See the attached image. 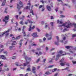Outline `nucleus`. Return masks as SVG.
I'll return each mask as SVG.
<instances>
[{
  "instance_id": "obj_1",
  "label": "nucleus",
  "mask_w": 76,
  "mask_h": 76,
  "mask_svg": "<svg viewBox=\"0 0 76 76\" xmlns=\"http://www.w3.org/2000/svg\"><path fill=\"white\" fill-rule=\"evenodd\" d=\"M57 23H60V24H61V26H65L67 28H70L71 26H72L73 25H74L75 28H76V24L75 23H70L69 20L68 21V22H66L65 23L63 24L62 21H60L59 20H58Z\"/></svg>"
},
{
  "instance_id": "obj_2",
  "label": "nucleus",
  "mask_w": 76,
  "mask_h": 76,
  "mask_svg": "<svg viewBox=\"0 0 76 76\" xmlns=\"http://www.w3.org/2000/svg\"><path fill=\"white\" fill-rule=\"evenodd\" d=\"M9 30H7L4 33H0V37H3V36L4 34H5V37H7L9 35Z\"/></svg>"
},
{
  "instance_id": "obj_3",
  "label": "nucleus",
  "mask_w": 76,
  "mask_h": 76,
  "mask_svg": "<svg viewBox=\"0 0 76 76\" xmlns=\"http://www.w3.org/2000/svg\"><path fill=\"white\" fill-rule=\"evenodd\" d=\"M23 3L20 1L19 2V4H17V8L18 10L20 9L21 7H23Z\"/></svg>"
},
{
  "instance_id": "obj_4",
  "label": "nucleus",
  "mask_w": 76,
  "mask_h": 76,
  "mask_svg": "<svg viewBox=\"0 0 76 76\" xmlns=\"http://www.w3.org/2000/svg\"><path fill=\"white\" fill-rule=\"evenodd\" d=\"M58 53L61 54H62V55H61V56H63L64 55H66V54H70V53H66V52H63V50H62L59 51V52H58Z\"/></svg>"
},
{
  "instance_id": "obj_5",
  "label": "nucleus",
  "mask_w": 76,
  "mask_h": 76,
  "mask_svg": "<svg viewBox=\"0 0 76 76\" xmlns=\"http://www.w3.org/2000/svg\"><path fill=\"white\" fill-rule=\"evenodd\" d=\"M9 18H10L9 15H7L5 17L4 19H3V22H5V24H7V21H5V20H9Z\"/></svg>"
},
{
  "instance_id": "obj_6",
  "label": "nucleus",
  "mask_w": 76,
  "mask_h": 76,
  "mask_svg": "<svg viewBox=\"0 0 76 76\" xmlns=\"http://www.w3.org/2000/svg\"><path fill=\"white\" fill-rule=\"evenodd\" d=\"M23 56H24L25 59L26 61H31V58H28L26 56H25V53H24V54L23 55Z\"/></svg>"
},
{
  "instance_id": "obj_7",
  "label": "nucleus",
  "mask_w": 76,
  "mask_h": 76,
  "mask_svg": "<svg viewBox=\"0 0 76 76\" xmlns=\"http://www.w3.org/2000/svg\"><path fill=\"white\" fill-rule=\"evenodd\" d=\"M53 35V34L52 33L50 34V35L48 34H46L45 36L46 37H49V38H48V40H50L51 39V35Z\"/></svg>"
},
{
  "instance_id": "obj_8",
  "label": "nucleus",
  "mask_w": 76,
  "mask_h": 76,
  "mask_svg": "<svg viewBox=\"0 0 76 76\" xmlns=\"http://www.w3.org/2000/svg\"><path fill=\"white\" fill-rule=\"evenodd\" d=\"M15 64L17 66H22L20 67V69H24V68L23 65H19V63L18 62H16L15 63Z\"/></svg>"
},
{
  "instance_id": "obj_9",
  "label": "nucleus",
  "mask_w": 76,
  "mask_h": 76,
  "mask_svg": "<svg viewBox=\"0 0 76 76\" xmlns=\"http://www.w3.org/2000/svg\"><path fill=\"white\" fill-rule=\"evenodd\" d=\"M61 55L60 54H58L56 55V58L55 59V60L56 61H57V60H58V58L60 57H61Z\"/></svg>"
},
{
  "instance_id": "obj_10",
  "label": "nucleus",
  "mask_w": 76,
  "mask_h": 76,
  "mask_svg": "<svg viewBox=\"0 0 76 76\" xmlns=\"http://www.w3.org/2000/svg\"><path fill=\"white\" fill-rule=\"evenodd\" d=\"M27 4L28 5L25 8V9H29H29H30V7H29L31 6V3H28Z\"/></svg>"
},
{
  "instance_id": "obj_11",
  "label": "nucleus",
  "mask_w": 76,
  "mask_h": 76,
  "mask_svg": "<svg viewBox=\"0 0 76 76\" xmlns=\"http://www.w3.org/2000/svg\"><path fill=\"white\" fill-rule=\"evenodd\" d=\"M35 70H36V68L34 67V66H33L32 68V70L34 73H36V71H35Z\"/></svg>"
},
{
  "instance_id": "obj_12",
  "label": "nucleus",
  "mask_w": 76,
  "mask_h": 76,
  "mask_svg": "<svg viewBox=\"0 0 76 76\" xmlns=\"http://www.w3.org/2000/svg\"><path fill=\"white\" fill-rule=\"evenodd\" d=\"M56 38V39H57L58 42H55V44H56V45H59V44H58V42H59V37H58V36H57Z\"/></svg>"
},
{
  "instance_id": "obj_13",
  "label": "nucleus",
  "mask_w": 76,
  "mask_h": 76,
  "mask_svg": "<svg viewBox=\"0 0 76 76\" xmlns=\"http://www.w3.org/2000/svg\"><path fill=\"white\" fill-rule=\"evenodd\" d=\"M20 37H21V35L18 36V37H17L16 38H15V37H13L12 38V39H19L20 38Z\"/></svg>"
},
{
  "instance_id": "obj_14",
  "label": "nucleus",
  "mask_w": 76,
  "mask_h": 76,
  "mask_svg": "<svg viewBox=\"0 0 76 76\" xmlns=\"http://www.w3.org/2000/svg\"><path fill=\"white\" fill-rule=\"evenodd\" d=\"M46 9H47L48 10V11H51V7L48 5L46 6Z\"/></svg>"
},
{
  "instance_id": "obj_15",
  "label": "nucleus",
  "mask_w": 76,
  "mask_h": 76,
  "mask_svg": "<svg viewBox=\"0 0 76 76\" xmlns=\"http://www.w3.org/2000/svg\"><path fill=\"white\" fill-rule=\"evenodd\" d=\"M29 23H32V21H31V20H29V19H28L27 20L26 22H25V23L26 25H27V24H28V23H29Z\"/></svg>"
},
{
  "instance_id": "obj_16",
  "label": "nucleus",
  "mask_w": 76,
  "mask_h": 76,
  "mask_svg": "<svg viewBox=\"0 0 76 76\" xmlns=\"http://www.w3.org/2000/svg\"><path fill=\"white\" fill-rule=\"evenodd\" d=\"M32 35H33L34 37H38V35H37V32L33 33L32 34Z\"/></svg>"
},
{
  "instance_id": "obj_17",
  "label": "nucleus",
  "mask_w": 76,
  "mask_h": 76,
  "mask_svg": "<svg viewBox=\"0 0 76 76\" xmlns=\"http://www.w3.org/2000/svg\"><path fill=\"white\" fill-rule=\"evenodd\" d=\"M60 64L61 66H64L66 64V62H61L60 63Z\"/></svg>"
},
{
  "instance_id": "obj_18",
  "label": "nucleus",
  "mask_w": 76,
  "mask_h": 76,
  "mask_svg": "<svg viewBox=\"0 0 76 76\" xmlns=\"http://www.w3.org/2000/svg\"><path fill=\"white\" fill-rule=\"evenodd\" d=\"M0 58H2V59H3V60H5V59H6L5 56L3 55L0 56Z\"/></svg>"
},
{
  "instance_id": "obj_19",
  "label": "nucleus",
  "mask_w": 76,
  "mask_h": 76,
  "mask_svg": "<svg viewBox=\"0 0 76 76\" xmlns=\"http://www.w3.org/2000/svg\"><path fill=\"white\" fill-rule=\"evenodd\" d=\"M25 26H23V29H22V31H23L22 33L23 34H26L25 31H24V30H25Z\"/></svg>"
},
{
  "instance_id": "obj_20",
  "label": "nucleus",
  "mask_w": 76,
  "mask_h": 76,
  "mask_svg": "<svg viewBox=\"0 0 76 76\" xmlns=\"http://www.w3.org/2000/svg\"><path fill=\"white\" fill-rule=\"evenodd\" d=\"M17 44V43L16 41H13L12 45H16Z\"/></svg>"
},
{
  "instance_id": "obj_21",
  "label": "nucleus",
  "mask_w": 76,
  "mask_h": 76,
  "mask_svg": "<svg viewBox=\"0 0 76 76\" xmlns=\"http://www.w3.org/2000/svg\"><path fill=\"white\" fill-rule=\"evenodd\" d=\"M29 64V62H26V63H24L23 65L24 66H27V65H28V64Z\"/></svg>"
},
{
  "instance_id": "obj_22",
  "label": "nucleus",
  "mask_w": 76,
  "mask_h": 76,
  "mask_svg": "<svg viewBox=\"0 0 76 76\" xmlns=\"http://www.w3.org/2000/svg\"><path fill=\"white\" fill-rule=\"evenodd\" d=\"M45 74H46V75H51V73H50L48 71H47L45 73Z\"/></svg>"
},
{
  "instance_id": "obj_23",
  "label": "nucleus",
  "mask_w": 76,
  "mask_h": 76,
  "mask_svg": "<svg viewBox=\"0 0 76 76\" xmlns=\"http://www.w3.org/2000/svg\"><path fill=\"white\" fill-rule=\"evenodd\" d=\"M32 27H31V26L30 25L29 28H28L29 31H31V30H32Z\"/></svg>"
},
{
  "instance_id": "obj_24",
  "label": "nucleus",
  "mask_w": 76,
  "mask_h": 76,
  "mask_svg": "<svg viewBox=\"0 0 76 76\" xmlns=\"http://www.w3.org/2000/svg\"><path fill=\"white\" fill-rule=\"evenodd\" d=\"M53 58H55V56L53 57V58L51 59V60L49 61V62L50 63H51L52 62V61L53 60Z\"/></svg>"
},
{
  "instance_id": "obj_25",
  "label": "nucleus",
  "mask_w": 76,
  "mask_h": 76,
  "mask_svg": "<svg viewBox=\"0 0 76 76\" xmlns=\"http://www.w3.org/2000/svg\"><path fill=\"white\" fill-rule=\"evenodd\" d=\"M19 48H21V47H22V43H19Z\"/></svg>"
},
{
  "instance_id": "obj_26",
  "label": "nucleus",
  "mask_w": 76,
  "mask_h": 76,
  "mask_svg": "<svg viewBox=\"0 0 76 76\" xmlns=\"http://www.w3.org/2000/svg\"><path fill=\"white\" fill-rule=\"evenodd\" d=\"M25 16L23 15L22 16V17H20V19H25Z\"/></svg>"
},
{
  "instance_id": "obj_27",
  "label": "nucleus",
  "mask_w": 76,
  "mask_h": 76,
  "mask_svg": "<svg viewBox=\"0 0 76 76\" xmlns=\"http://www.w3.org/2000/svg\"><path fill=\"white\" fill-rule=\"evenodd\" d=\"M57 70V68H55L52 71V72H55V71L56 70Z\"/></svg>"
},
{
  "instance_id": "obj_28",
  "label": "nucleus",
  "mask_w": 76,
  "mask_h": 76,
  "mask_svg": "<svg viewBox=\"0 0 76 76\" xmlns=\"http://www.w3.org/2000/svg\"><path fill=\"white\" fill-rule=\"evenodd\" d=\"M31 68H30V67H29L27 68L26 69V71H27L28 72H29V71H31Z\"/></svg>"
},
{
  "instance_id": "obj_29",
  "label": "nucleus",
  "mask_w": 76,
  "mask_h": 76,
  "mask_svg": "<svg viewBox=\"0 0 76 76\" xmlns=\"http://www.w3.org/2000/svg\"><path fill=\"white\" fill-rule=\"evenodd\" d=\"M64 58H63L60 61V62L63 63L64 62Z\"/></svg>"
},
{
  "instance_id": "obj_30",
  "label": "nucleus",
  "mask_w": 76,
  "mask_h": 76,
  "mask_svg": "<svg viewBox=\"0 0 76 76\" xmlns=\"http://www.w3.org/2000/svg\"><path fill=\"white\" fill-rule=\"evenodd\" d=\"M70 47L71 48H72V46H66L65 47V48H67V49H69L70 48Z\"/></svg>"
},
{
  "instance_id": "obj_31",
  "label": "nucleus",
  "mask_w": 76,
  "mask_h": 76,
  "mask_svg": "<svg viewBox=\"0 0 76 76\" xmlns=\"http://www.w3.org/2000/svg\"><path fill=\"white\" fill-rule=\"evenodd\" d=\"M31 45L33 47H35V46H37V44H34V43L32 44Z\"/></svg>"
},
{
  "instance_id": "obj_32",
  "label": "nucleus",
  "mask_w": 76,
  "mask_h": 76,
  "mask_svg": "<svg viewBox=\"0 0 76 76\" xmlns=\"http://www.w3.org/2000/svg\"><path fill=\"white\" fill-rule=\"evenodd\" d=\"M5 3H6L5 2H3L2 3L1 5L2 6H4V5H5Z\"/></svg>"
},
{
  "instance_id": "obj_33",
  "label": "nucleus",
  "mask_w": 76,
  "mask_h": 76,
  "mask_svg": "<svg viewBox=\"0 0 76 76\" xmlns=\"http://www.w3.org/2000/svg\"><path fill=\"white\" fill-rule=\"evenodd\" d=\"M13 46H11L9 47L10 50H12Z\"/></svg>"
},
{
  "instance_id": "obj_34",
  "label": "nucleus",
  "mask_w": 76,
  "mask_h": 76,
  "mask_svg": "<svg viewBox=\"0 0 76 76\" xmlns=\"http://www.w3.org/2000/svg\"><path fill=\"white\" fill-rule=\"evenodd\" d=\"M76 36V34H74L72 35V37H75Z\"/></svg>"
},
{
  "instance_id": "obj_35",
  "label": "nucleus",
  "mask_w": 76,
  "mask_h": 76,
  "mask_svg": "<svg viewBox=\"0 0 76 76\" xmlns=\"http://www.w3.org/2000/svg\"><path fill=\"white\" fill-rule=\"evenodd\" d=\"M18 27H17V26L15 27V31H17V30H18Z\"/></svg>"
},
{
  "instance_id": "obj_36",
  "label": "nucleus",
  "mask_w": 76,
  "mask_h": 76,
  "mask_svg": "<svg viewBox=\"0 0 76 76\" xmlns=\"http://www.w3.org/2000/svg\"><path fill=\"white\" fill-rule=\"evenodd\" d=\"M40 61V58H39L36 61V63H38Z\"/></svg>"
},
{
  "instance_id": "obj_37",
  "label": "nucleus",
  "mask_w": 76,
  "mask_h": 76,
  "mask_svg": "<svg viewBox=\"0 0 76 76\" xmlns=\"http://www.w3.org/2000/svg\"><path fill=\"white\" fill-rule=\"evenodd\" d=\"M69 69V67H66L65 68L62 69V70H67V69Z\"/></svg>"
},
{
  "instance_id": "obj_38",
  "label": "nucleus",
  "mask_w": 76,
  "mask_h": 76,
  "mask_svg": "<svg viewBox=\"0 0 76 76\" xmlns=\"http://www.w3.org/2000/svg\"><path fill=\"white\" fill-rule=\"evenodd\" d=\"M12 58L13 60H14L15 59H16V57L13 56Z\"/></svg>"
},
{
  "instance_id": "obj_39",
  "label": "nucleus",
  "mask_w": 76,
  "mask_h": 76,
  "mask_svg": "<svg viewBox=\"0 0 76 76\" xmlns=\"http://www.w3.org/2000/svg\"><path fill=\"white\" fill-rule=\"evenodd\" d=\"M72 63H73V64H76V61H72Z\"/></svg>"
},
{
  "instance_id": "obj_40",
  "label": "nucleus",
  "mask_w": 76,
  "mask_h": 76,
  "mask_svg": "<svg viewBox=\"0 0 76 76\" xmlns=\"http://www.w3.org/2000/svg\"><path fill=\"white\" fill-rule=\"evenodd\" d=\"M54 66V65H50L48 67L51 68V67H53Z\"/></svg>"
},
{
  "instance_id": "obj_41",
  "label": "nucleus",
  "mask_w": 76,
  "mask_h": 76,
  "mask_svg": "<svg viewBox=\"0 0 76 76\" xmlns=\"http://www.w3.org/2000/svg\"><path fill=\"white\" fill-rule=\"evenodd\" d=\"M37 30L38 32H40V29H39L38 28H37Z\"/></svg>"
},
{
  "instance_id": "obj_42",
  "label": "nucleus",
  "mask_w": 76,
  "mask_h": 76,
  "mask_svg": "<svg viewBox=\"0 0 76 76\" xmlns=\"http://www.w3.org/2000/svg\"><path fill=\"white\" fill-rule=\"evenodd\" d=\"M69 52H70V53H73V51H72V50H69Z\"/></svg>"
},
{
  "instance_id": "obj_43",
  "label": "nucleus",
  "mask_w": 76,
  "mask_h": 76,
  "mask_svg": "<svg viewBox=\"0 0 76 76\" xmlns=\"http://www.w3.org/2000/svg\"><path fill=\"white\" fill-rule=\"evenodd\" d=\"M42 6H42V5H41L40 6H39V9H40L41 8H42Z\"/></svg>"
},
{
  "instance_id": "obj_44",
  "label": "nucleus",
  "mask_w": 76,
  "mask_h": 76,
  "mask_svg": "<svg viewBox=\"0 0 76 76\" xmlns=\"http://www.w3.org/2000/svg\"><path fill=\"white\" fill-rule=\"evenodd\" d=\"M20 24H22V25H23V21H21L20 22Z\"/></svg>"
},
{
  "instance_id": "obj_45",
  "label": "nucleus",
  "mask_w": 76,
  "mask_h": 76,
  "mask_svg": "<svg viewBox=\"0 0 76 76\" xmlns=\"http://www.w3.org/2000/svg\"><path fill=\"white\" fill-rule=\"evenodd\" d=\"M35 54L36 55H38V56H39V54L37 52H35Z\"/></svg>"
},
{
  "instance_id": "obj_46",
  "label": "nucleus",
  "mask_w": 76,
  "mask_h": 76,
  "mask_svg": "<svg viewBox=\"0 0 76 76\" xmlns=\"http://www.w3.org/2000/svg\"><path fill=\"white\" fill-rule=\"evenodd\" d=\"M45 61H46V59H43V61H42V62H43V63H44Z\"/></svg>"
},
{
  "instance_id": "obj_47",
  "label": "nucleus",
  "mask_w": 76,
  "mask_h": 76,
  "mask_svg": "<svg viewBox=\"0 0 76 76\" xmlns=\"http://www.w3.org/2000/svg\"><path fill=\"white\" fill-rule=\"evenodd\" d=\"M4 50L3 49H0V53H1V52H2V51H3Z\"/></svg>"
},
{
  "instance_id": "obj_48",
  "label": "nucleus",
  "mask_w": 76,
  "mask_h": 76,
  "mask_svg": "<svg viewBox=\"0 0 76 76\" xmlns=\"http://www.w3.org/2000/svg\"><path fill=\"white\" fill-rule=\"evenodd\" d=\"M18 17H19L18 15H16L15 16V17L17 19H18Z\"/></svg>"
},
{
  "instance_id": "obj_49",
  "label": "nucleus",
  "mask_w": 76,
  "mask_h": 76,
  "mask_svg": "<svg viewBox=\"0 0 76 76\" xmlns=\"http://www.w3.org/2000/svg\"><path fill=\"white\" fill-rule=\"evenodd\" d=\"M46 40V38L45 37H44L43 38V40L44 41H45Z\"/></svg>"
},
{
  "instance_id": "obj_50",
  "label": "nucleus",
  "mask_w": 76,
  "mask_h": 76,
  "mask_svg": "<svg viewBox=\"0 0 76 76\" xmlns=\"http://www.w3.org/2000/svg\"><path fill=\"white\" fill-rule=\"evenodd\" d=\"M63 6H68V4H63Z\"/></svg>"
},
{
  "instance_id": "obj_51",
  "label": "nucleus",
  "mask_w": 76,
  "mask_h": 76,
  "mask_svg": "<svg viewBox=\"0 0 76 76\" xmlns=\"http://www.w3.org/2000/svg\"><path fill=\"white\" fill-rule=\"evenodd\" d=\"M38 6H39V4H35L34 5L35 6L37 7Z\"/></svg>"
},
{
  "instance_id": "obj_52",
  "label": "nucleus",
  "mask_w": 76,
  "mask_h": 76,
  "mask_svg": "<svg viewBox=\"0 0 76 76\" xmlns=\"http://www.w3.org/2000/svg\"><path fill=\"white\" fill-rule=\"evenodd\" d=\"M44 10H45V8L43 7V8H42V12H43V11H44Z\"/></svg>"
},
{
  "instance_id": "obj_53",
  "label": "nucleus",
  "mask_w": 76,
  "mask_h": 76,
  "mask_svg": "<svg viewBox=\"0 0 76 76\" xmlns=\"http://www.w3.org/2000/svg\"><path fill=\"white\" fill-rule=\"evenodd\" d=\"M64 16L63 15H61L60 16V18H64Z\"/></svg>"
},
{
  "instance_id": "obj_54",
  "label": "nucleus",
  "mask_w": 76,
  "mask_h": 76,
  "mask_svg": "<svg viewBox=\"0 0 76 76\" xmlns=\"http://www.w3.org/2000/svg\"><path fill=\"white\" fill-rule=\"evenodd\" d=\"M66 38V37H64L63 38V40H65Z\"/></svg>"
},
{
  "instance_id": "obj_55",
  "label": "nucleus",
  "mask_w": 76,
  "mask_h": 76,
  "mask_svg": "<svg viewBox=\"0 0 76 76\" xmlns=\"http://www.w3.org/2000/svg\"><path fill=\"white\" fill-rule=\"evenodd\" d=\"M7 44H10V41H7Z\"/></svg>"
},
{
  "instance_id": "obj_56",
  "label": "nucleus",
  "mask_w": 76,
  "mask_h": 76,
  "mask_svg": "<svg viewBox=\"0 0 76 76\" xmlns=\"http://www.w3.org/2000/svg\"><path fill=\"white\" fill-rule=\"evenodd\" d=\"M5 70H6V71H9V69L8 68H7L6 69H5Z\"/></svg>"
},
{
  "instance_id": "obj_57",
  "label": "nucleus",
  "mask_w": 76,
  "mask_h": 76,
  "mask_svg": "<svg viewBox=\"0 0 76 76\" xmlns=\"http://www.w3.org/2000/svg\"><path fill=\"white\" fill-rule=\"evenodd\" d=\"M65 64L66 65V66H69V64L68 63H66V64Z\"/></svg>"
},
{
  "instance_id": "obj_58",
  "label": "nucleus",
  "mask_w": 76,
  "mask_h": 76,
  "mask_svg": "<svg viewBox=\"0 0 76 76\" xmlns=\"http://www.w3.org/2000/svg\"><path fill=\"white\" fill-rule=\"evenodd\" d=\"M56 12H57L58 11V8H57L56 9H55Z\"/></svg>"
},
{
  "instance_id": "obj_59",
  "label": "nucleus",
  "mask_w": 76,
  "mask_h": 76,
  "mask_svg": "<svg viewBox=\"0 0 76 76\" xmlns=\"http://www.w3.org/2000/svg\"><path fill=\"white\" fill-rule=\"evenodd\" d=\"M57 75H58V73H56L55 74L54 76H57Z\"/></svg>"
},
{
  "instance_id": "obj_60",
  "label": "nucleus",
  "mask_w": 76,
  "mask_h": 76,
  "mask_svg": "<svg viewBox=\"0 0 76 76\" xmlns=\"http://www.w3.org/2000/svg\"><path fill=\"white\" fill-rule=\"evenodd\" d=\"M50 24L52 26H53V22H52L50 23Z\"/></svg>"
},
{
  "instance_id": "obj_61",
  "label": "nucleus",
  "mask_w": 76,
  "mask_h": 76,
  "mask_svg": "<svg viewBox=\"0 0 76 76\" xmlns=\"http://www.w3.org/2000/svg\"><path fill=\"white\" fill-rule=\"evenodd\" d=\"M40 2H41L42 3H44V1L43 0H41L40 1Z\"/></svg>"
},
{
  "instance_id": "obj_62",
  "label": "nucleus",
  "mask_w": 76,
  "mask_h": 76,
  "mask_svg": "<svg viewBox=\"0 0 76 76\" xmlns=\"http://www.w3.org/2000/svg\"><path fill=\"white\" fill-rule=\"evenodd\" d=\"M25 76H28V73H27L26 75H24Z\"/></svg>"
},
{
  "instance_id": "obj_63",
  "label": "nucleus",
  "mask_w": 76,
  "mask_h": 76,
  "mask_svg": "<svg viewBox=\"0 0 76 76\" xmlns=\"http://www.w3.org/2000/svg\"><path fill=\"white\" fill-rule=\"evenodd\" d=\"M42 52H39V55H41V54H42Z\"/></svg>"
},
{
  "instance_id": "obj_64",
  "label": "nucleus",
  "mask_w": 76,
  "mask_h": 76,
  "mask_svg": "<svg viewBox=\"0 0 76 76\" xmlns=\"http://www.w3.org/2000/svg\"><path fill=\"white\" fill-rule=\"evenodd\" d=\"M55 50V48H52L50 50L51 51H53V50Z\"/></svg>"
}]
</instances>
